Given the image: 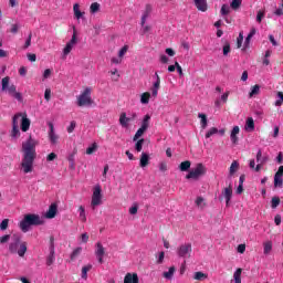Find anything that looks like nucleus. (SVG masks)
<instances>
[{
	"label": "nucleus",
	"mask_w": 283,
	"mask_h": 283,
	"mask_svg": "<svg viewBox=\"0 0 283 283\" xmlns=\"http://www.w3.org/2000/svg\"><path fill=\"white\" fill-rule=\"evenodd\" d=\"M36 145H39V140L33 138L32 135L22 143L21 151L23 154V158L21 167L23 174H32L34 169V160H36Z\"/></svg>",
	"instance_id": "obj_1"
},
{
	"label": "nucleus",
	"mask_w": 283,
	"mask_h": 283,
	"mask_svg": "<svg viewBox=\"0 0 283 283\" xmlns=\"http://www.w3.org/2000/svg\"><path fill=\"white\" fill-rule=\"evenodd\" d=\"M21 234H12L11 241L9 243V253L18 254L19 258H25V253H28V243L25 241H21Z\"/></svg>",
	"instance_id": "obj_2"
},
{
	"label": "nucleus",
	"mask_w": 283,
	"mask_h": 283,
	"mask_svg": "<svg viewBox=\"0 0 283 283\" xmlns=\"http://www.w3.org/2000/svg\"><path fill=\"white\" fill-rule=\"evenodd\" d=\"M41 224H43V220H41L39 214L28 213L24 214V218L20 221L19 227L22 233H28L31 227H39Z\"/></svg>",
	"instance_id": "obj_3"
},
{
	"label": "nucleus",
	"mask_w": 283,
	"mask_h": 283,
	"mask_svg": "<svg viewBox=\"0 0 283 283\" xmlns=\"http://www.w3.org/2000/svg\"><path fill=\"white\" fill-rule=\"evenodd\" d=\"M202 176H207V167L205 164L199 163L186 175V180H200Z\"/></svg>",
	"instance_id": "obj_4"
},
{
	"label": "nucleus",
	"mask_w": 283,
	"mask_h": 283,
	"mask_svg": "<svg viewBox=\"0 0 283 283\" xmlns=\"http://www.w3.org/2000/svg\"><path fill=\"white\" fill-rule=\"evenodd\" d=\"M21 118L20 128L22 132H28L30 129V118H28V115L24 113H17L12 117V127H19V119Z\"/></svg>",
	"instance_id": "obj_5"
},
{
	"label": "nucleus",
	"mask_w": 283,
	"mask_h": 283,
	"mask_svg": "<svg viewBox=\"0 0 283 283\" xmlns=\"http://www.w3.org/2000/svg\"><path fill=\"white\" fill-rule=\"evenodd\" d=\"M94 99H92V88L86 87L77 97L78 107H92Z\"/></svg>",
	"instance_id": "obj_6"
},
{
	"label": "nucleus",
	"mask_w": 283,
	"mask_h": 283,
	"mask_svg": "<svg viewBox=\"0 0 283 283\" xmlns=\"http://www.w3.org/2000/svg\"><path fill=\"white\" fill-rule=\"evenodd\" d=\"M101 186H96L94 188L91 201L92 207H98L99 205H103V195L101 193Z\"/></svg>",
	"instance_id": "obj_7"
},
{
	"label": "nucleus",
	"mask_w": 283,
	"mask_h": 283,
	"mask_svg": "<svg viewBox=\"0 0 283 283\" xmlns=\"http://www.w3.org/2000/svg\"><path fill=\"white\" fill-rule=\"evenodd\" d=\"M191 243H184L177 249V255L179 258H191Z\"/></svg>",
	"instance_id": "obj_8"
},
{
	"label": "nucleus",
	"mask_w": 283,
	"mask_h": 283,
	"mask_svg": "<svg viewBox=\"0 0 283 283\" xmlns=\"http://www.w3.org/2000/svg\"><path fill=\"white\" fill-rule=\"evenodd\" d=\"M49 255L46 256V266H52L55 260V252H54V237L50 238V247H49Z\"/></svg>",
	"instance_id": "obj_9"
},
{
	"label": "nucleus",
	"mask_w": 283,
	"mask_h": 283,
	"mask_svg": "<svg viewBox=\"0 0 283 283\" xmlns=\"http://www.w3.org/2000/svg\"><path fill=\"white\" fill-rule=\"evenodd\" d=\"M95 255L97 258V261L99 264H103V258H105V247H103V243L97 242L95 244Z\"/></svg>",
	"instance_id": "obj_10"
},
{
	"label": "nucleus",
	"mask_w": 283,
	"mask_h": 283,
	"mask_svg": "<svg viewBox=\"0 0 283 283\" xmlns=\"http://www.w3.org/2000/svg\"><path fill=\"white\" fill-rule=\"evenodd\" d=\"M8 93L10 94V96H12L13 98H15V101H19V103H23V95H21L20 92H17V86L14 84L10 85L7 88Z\"/></svg>",
	"instance_id": "obj_11"
},
{
	"label": "nucleus",
	"mask_w": 283,
	"mask_h": 283,
	"mask_svg": "<svg viewBox=\"0 0 283 283\" xmlns=\"http://www.w3.org/2000/svg\"><path fill=\"white\" fill-rule=\"evenodd\" d=\"M233 196V189L231 188V186H229L228 188H224L221 197H219V200H222V198H226V205L227 207H229V202H231V198Z\"/></svg>",
	"instance_id": "obj_12"
},
{
	"label": "nucleus",
	"mask_w": 283,
	"mask_h": 283,
	"mask_svg": "<svg viewBox=\"0 0 283 283\" xmlns=\"http://www.w3.org/2000/svg\"><path fill=\"white\" fill-rule=\"evenodd\" d=\"M155 83L153 84L151 87V97L156 98L158 96V90H160V75H158V72H155Z\"/></svg>",
	"instance_id": "obj_13"
},
{
	"label": "nucleus",
	"mask_w": 283,
	"mask_h": 283,
	"mask_svg": "<svg viewBox=\"0 0 283 283\" xmlns=\"http://www.w3.org/2000/svg\"><path fill=\"white\" fill-rule=\"evenodd\" d=\"M48 125L50 127V132H49L50 143L51 145H56V143H59V135L54 133V124H52V122H49Z\"/></svg>",
	"instance_id": "obj_14"
},
{
	"label": "nucleus",
	"mask_w": 283,
	"mask_h": 283,
	"mask_svg": "<svg viewBox=\"0 0 283 283\" xmlns=\"http://www.w3.org/2000/svg\"><path fill=\"white\" fill-rule=\"evenodd\" d=\"M193 1L197 10H199L200 12H207V10H209V4L207 3V0H193Z\"/></svg>",
	"instance_id": "obj_15"
},
{
	"label": "nucleus",
	"mask_w": 283,
	"mask_h": 283,
	"mask_svg": "<svg viewBox=\"0 0 283 283\" xmlns=\"http://www.w3.org/2000/svg\"><path fill=\"white\" fill-rule=\"evenodd\" d=\"M59 211V206H56V203H52L50 207H49V210L46 211V214L45 217L49 219V220H52V218H56V212Z\"/></svg>",
	"instance_id": "obj_16"
},
{
	"label": "nucleus",
	"mask_w": 283,
	"mask_h": 283,
	"mask_svg": "<svg viewBox=\"0 0 283 283\" xmlns=\"http://www.w3.org/2000/svg\"><path fill=\"white\" fill-rule=\"evenodd\" d=\"M149 160H151V158L149 157V154L142 153V156H140V159H139V167L145 169V167L149 166Z\"/></svg>",
	"instance_id": "obj_17"
},
{
	"label": "nucleus",
	"mask_w": 283,
	"mask_h": 283,
	"mask_svg": "<svg viewBox=\"0 0 283 283\" xmlns=\"http://www.w3.org/2000/svg\"><path fill=\"white\" fill-rule=\"evenodd\" d=\"M138 274L137 273H127L124 277V283H138Z\"/></svg>",
	"instance_id": "obj_18"
},
{
	"label": "nucleus",
	"mask_w": 283,
	"mask_h": 283,
	"mask_svg": "<svg viewBox=\"0 0 283 283\" xmlns=\"http://www.w3.org/2000/svg\"><path fill=\"white\" fill-rule=\"evenodd\" d=\"M129 120H132V118L127 117V113H122L119 116V125L122 127H129Z\"/></svg>",
	"instance_id": "obj_19"
},
{
	"label": "nucleus",
	"mask_w": 283,
	"mask_h": 283,
	"mask_svg": "<svg viewBox=\"0 0 283 283\" xmlns=\"http://www.w3.org/2000/svg\"><path fill=\"white\" fill-rule=\"evenodd\" d=\"M245 132H255V122L253 117H248L244 126Z\"/></svg>",
	"instance_id": "obj_20"
},
{
	"label": "nucleus",
	"mask_w": 283,
	"mask_h": 283,
	"mask_svg": "<svg viewBox=\"0 0 283 283\" xmlns=\"http://www.w3.org/2000/svg\"><path fill=\"white\" fill-rule=\"evenodd\" d=\"M238 134H240V127L234 126L232 128V132H231V135H230V138H231L233 145H238Z\"/></svg>",
	"instance_id": "obj_21"
},
{
	"label": "nucleus",
	"mask_w": 283,
	"mask_h": 283,
	"mask_svg": "<svg viewBox=\"0 0 283 283\" xmlns=\"http://www.w3.org/2000/svg\"><path fill=\"white\" fill-rule=\"evenodd\" d=\"M256 163L261 165H266L269 163V156H262V149H259L256 153Z\"/></svg>",
	"instance_id": "obj_22"
},
{
	"label": "nucleus",
	"mask_w": 283,
	"mask_h": 283,
	"mask_svg": "<svg viewBox=\"0 0 283 283\" xmlns=\"http://www.w3.org/2000/svg\"><path fill=\"white\" fill-rule=\"evenodd\" d=\"M10 136L13 140L21 138V130L19 129V127H17V126L12 127V129L10 132Z\"/></svg>",
	"instance_id": "obj_23"
},
{
	"label": "nucleus",
	"mask_w": 283,
	"mask_h": 283,
	"mask_svg": "<svg viewBox=\"0 0 283 283\" xmlns=\"http://www.w3.org/2000/svg\"><path fill=\"white\" fill-rule=\"evenodd\" d=\"M273 251V242L266 241L263 243V253L264 255H269Z\"/></svg>",
	"instance_id": "obj_24"
},
{
	"label": "nucleus",
	"mask_w": 283,
	"mask_h": 283,
	"mask_svg": "<svg viewBox=\"0 0 283 283\" xmlns=\"http://www.w3.org/2000/svg\"><path fill=\"white\" fill-rule=\"evenodd\" d=\"M174 273H176V266H170L168 272H164L163 273V276L166 280H174Z\"/></svg>",
	"instance_id": "obj_25"
},
{
	"label": "nucleus",
	"mask_w": 283,
	"mask_h": 283,
	"mask_svg": "<svg viewBox=\"0 0 283 283\" xmlns=\"http://www.w3.org/2000/svg\"><path fill=\"white\" fill-rule=\"evenodd\" d=\"M149 120H151V116L149 114L145 115L140 128L147 132L149 129Z\"/></svg>",
	"instance_id": "obj_26"
},
{
	"label": "nucleus",
	"mask_w": 283,
	"mask_h": 283,
	"mask_svg": "<svg viewBox=\"0 0 283 283\" xmlns=\"http://www.w3.org/2000/svg\"><path fill=\"white\" fill-rule=\"evenodd\" d=\"M238 169H240V164L237 160L232 161V164L230 166V170H229V178H231L233 176V174H235V171H238Z\"/></svg>",
	"instance_id": "obj_27"
},
{
	"label": "nucleus",
	"mask_w": 283,
	"mask_h": 283,
	"mask_svg": "<svg viewBox=\"0 0 283 283\" xmlns=\"http://www.w3.org/2000/svg\"><path fill=\"white\" fill-rule=\"evenodd\" d=\"M73 12H74L75 19H83V14H85V12H81L78 3H75L73 6Z\"/></svg>",
	"instance_id": "obj_28"
},
{
	"label": "nucleus",
	"mask_w": 283,
	"mask_h": 283,
	"mask_svg": "<svg viewBox=\"0 0 283 283\" xmlns=\"http://www.w3.org/2000/svg\"><path fill=\"white\" fill-rule=\"evenodd\" d=\"M149 98H151V93H149V92L143 93L142 96H140V103L143 105H148L149 104Z\"/></svg>",
	"instance_id": "obj_29"
},
{
	"label": "nucleus",
	"mask_w": 283,
	"mask_h": 283,
	"mask_svg": "<svg viewBox=\"0 0 283 283\" xmlns=\"http://www.w3.org/2000/svg\"><path fill=\"white\" fill-rule=\"evenodd\" d=\"M207 277L208 275L205 272H196L193 275V280H197L198 282H205Z\"/></svg>",
	"instance_id": "obj_30"
},
{
	"label": "nucleus",
	"mask_w": 283,
	"mask_h": 283,
	"mask_svg": "<svg viewBox=\"0 0 283 283\" xmlns=\"http://www.w3.org/2000/svg\"><path fill=\"white\" fill-rule=\"evenodd\" d=\"M233 277L235 283H242V269H237V271L233 274Z\"/></svg>",
	"instance_id": "obj_31"
},
{
	"label": "nucleus",
	"mask_w": 283,
	"mask_h": 283,
	"mask_svg": "<svg viewBox=\"0 0 283 283\" xmlns=\"http://www.w3.org/2000/svg\"><path fill=\"white\" fill-rule=\"evenodd\" d=\"M179 169H180V171H187L188 169H191V161H189V160L182 161L179 165Z\"/></svg>",
	"instance_id": "obj_32"
},
{
	"label": "nucleus",
	"mask_w": 283,
	"mask_h": 283,
	"mask_svg": "<svg viewBox=\"0 0 283 283\" xmlns=\"http://www.w3.org/2000/svg\"><path fill=\"white\" fill-rule=\"evenodd\" d=\"M259 94H260V85L255 84L254 86H252L249 97L253 98V96H258Z\"/></svg>",
	"instance_id": "obj_33"
},
{
	"label": "nucleus",
	"mask_w": 283,
	"mask_h": 283,
	"mask_svg": "<svg viewBox=\"0 0 283 283\" xmlns=\"http://www.w3.org/2000/svg\"><path fill=\"white\" fill-rule=\"evenodd\" d=\"M73 48H74V45L70 44L67 42L65 48L63 49V56H62V59H66L67 54H70V52H72Z\"/></svg>",
	"instance_id": "obj_34"
},
{
	"label": "nucleus",
	"mask_w": 283,
	"mask_h": 283,
	"mask_svg": "<svg viewBox=\"0 0 283 283\" xmlns=\"http://www.w3.org/2000/svg\"><path fill=\"white\" fill-rule=\"evenodd\" d=\"M78 212L81 222H87V217L85 216V207L80 206Z\"/></svg>",
	"instance_id": "obj_35"
},
{
	"label": "nucleus",
	"mask_w": 283,
	"mask_h": 283,
	"mask_svg": "<svg viewBox=\"0 0 283 283\" xmlns=\"http://www.w3.org/2000/svg\"><path fill=\"white\" fill-rule=\"evenodd\" d=\"M198 117L201 118V128L207 129V125H208L207 115L199 113Z\"/></svg>",
	"instance_id": "obj_36"
},
{
	"label": "nucleus",
	"mask_w": 283,
	"mask_h": 283,
	"mask_svg": "<svg viewBox=\"0 0 283 283\" xmlns=\"http://www.w3.org/2000/svg\"><path fill=\"white\" fill-rule=\"evenodd\" d=\"M143 145H145V138L137 139L135 144V150L138 153L143 151Z\"/></svg>",
	"instance_id": "obj_37"
},
{
	"label": "nucleus",
	"mask_w": 283,
	"mask_h": 283,
	"mask_svg": "<svg viewBox=\"0 0 283 283\" xmlns=\"http://www.w3.org/2000/svg\"><path fill=\"white\" fill-rule=\"evenodd\" d=\"M69 43L73 46H75L76 43H78V39L76 38V27H73V35H72L71 40L69 41Z\"/></svg>",
	"instance_id": "obj_38"
},
{
	"label": "nucleus",
	"mask_w": 283,
	"mask_h": 283,
	"mask_svg": "<svg viewBox=\"0 0 283 283\" xmlns=\"http://www.w3.org/2000/svg\"><path fill=\"white\" fill-rule=\"evenodd\" d=\"M92 271V264L82 268V279L87 280V272Z\"/></svg>",
	"instance_id": "obj_39"
},
{
	"label": "nucleus",
	"mask_w": 283,
	"mask_h": 283,
	"mask_svg": "<svg viewBox=\"0 0 283 283\" xmlns=\"http://www.w3.org/2000/svg\"><path fill=\"white\" fill-rule=\"evenodd\" d=\"M195 203H196L197 207H199L200 209H205V207H207V203H205V198H202V197H197Z\"/></svg>",
	"instance_id": "obj_40"
},
{
	"label": "nucleus",
	"mask_w": 283,
	"mask_h": 283,
	"mask_svg": "<svg viewBox=\"0 0 283 283\" xmlns=\"http://www.w3.org/2000/svg\"><path fill=\"white\" fill-rule=\"evenodd\" d=\"M81 251H83V248L78 247L71 253V260L74 261L78 255H81Z\"/></svg>",
	"instance_id": "obj_41"
},
{
	"label": "nucleus",
	"mask_w": 283,
	"mask_h": 283,
	"mask_svg": "<svg viewBox=\"0 0 283 283\" xmlns=\"http://www.w3.org/2000/svg\"><path fill=\"white\" fill-rule=\"evenodd\" d=\"M230 52H231V43H229V41H226L223 45V56H229Z\"/></svg>",
	"instance_id": "obj_42"
},
{
	"label": "nucleus",
	"mask_w": 283,
	"mask_h": 283,
	"mask_svg": "<svg viewBox=\"0 0 283 283\" xmlns=\"http://www.w3.org/2000/svg\"><path fill=\"white\" fill-rule=\"evenodd\" d=\"M96 149H98V144L93 143L92 146L86 149V154L88 156H92V154H94V151H96Z\"/></svg>",
	"instance_id": "obj_43"
},
{
	"label": "nucleus",
	"mask_w": 283,
	"mask_h": 283,
	"mask_svg": "<svg viewBox=\"0 0 283 283\" xmlns=\"http://www.w3.org/2000/svg\"><path fill=\"white\" fill-rule=\"evenodd\" d=\"M101 10V4H98V2H93L91 4V13L92 14H96V12H98Z\"/></svg>",
	"instance_id": "obj_44"
},
{
	"label": "nucleus",
	"mask_w": 283,
	"mask_h": 283,
	"mask_svg": "<svg viewBox=\"0 0 283 283\" xmlns=\"http://www.w3.org/2000/svg\"><path fill=\"white\" fill-rule=\"evenodd\" d=\"M243 41H244V33L241 31L239 33V36L237 38V48L238 49L242 48Z\"/></svg>",
	"instance_id": "obj_45"
},
{
	"label": "nucleus",
	"mask_w": 283,
	"mask_h": 283,
	"mask_svg": "<svg viewBox=\"0 0 283 283\" xmlns=\"http://www.w3.org/2000/svg\"><path fill=\"white\" fill-rule=\"evenodd\" d=\"M277 97L279 99L275 101V107H282L283 105V93L282 92H277Z\"/></svg>",
	"instance_id": "obj_46"
},
{
	"label": "nucleus",
	"mask_w": 283,
	"mask_h": 283,
	"mask_svg": "<svg viewBox=\"0 0 283 283\" xmlns=\"http://www.w3.org/2000/svg\"><path fill=\"white\" fill-rule=\"evenodd\" d=\"M280 207V197H273L271 200V208L277 209Z\"/></svg>",
	"instance_id": "obj_47"
},
{
	"label": "nucleus",
	"mask_w": 283,
	"mask_h": 283,
	"mask_svg": "<svg viewBox=\"0 0 283 283\" xmlns=\"http://www.w3.org/2000/svg\"><path fill=\"white\" fill-rule=\"evenodd\" d=\"M67 160L70 163V169L74 171V169H76V163L74 161V154L70 155L67 157Z\"/></svg>",
	"instance_id": "obj_48"
},
{
	"label": "nucleus",
	"mask_w": 283,
	"mask_h": 283,
	"mask_svg": "<svg viewBox=\"0 0 283 283\" xmlns=\"http://www.w3.org/2000/svg\"><path fill=\"white\" fill-rule=\"evenodd\" d=\"M145 132L147 130H145L144 128H139L133 137L134 143H136V140H138V138H140V136L145 134Z\"/></svg>",
	"instance_id": "obj_49"
},
{
	"label": "nucleus",
	"mask_w": 283,
	"mask_h": 283,
	"mask_svg": "<svg viewBox=\"0 0 283 283\" xmlns=\"http://www.w3.org/2000/svg\"><path fill=\"white\" fill-rule=\"evenodd\" d=\"M229 12H231V8L229 7V4H222V7H221L222 17H227V14H229Z\"/></svg>",
	"instance_id": "obj_50"
},
{
	"label": "nucleus",
	"mask_w": 283,
	"mask_h": 283,
	"mask_svg": "<svg viewBox=\"0 0 283 283\" xmlns=\"http://www.w3.org/2000/svg\"><path fill=\"white\" fill-rule=\"evenodd\" d=\"M216 134H218V128L217 127H211L207 134H206V138H211V136H216Z\"/></svg>",
	"instance_id": "obj_51"
},
{
	"label": "nucleus",
	"mask_w": 283,
	"mask_h": 283,
	"mask_svg": "<svg viewBox=\"0 0 283 283\" xmlns=\"http://www.w3.org/2000/svg\"><path fill=\"white\" fill-rule=\"evenodd\" d=\"M240 6H242V0H233L230 4V8H232V10H238Z\"/></svg>",
	"instance_id": "obj_52"
},
{
	"label": "nucleus",
	"mask_w": 283,
	"mask_h": 283,
	"mask_svg": "<svg viewBox=\"0 0 283 283\" xmlns=\"http://www.w3.org/2000/svg\"><path fill=\"white\" fill-rule=\"evenodd\" d=\"M10 87V77L7 76V77H3L2 78V90L6 91Z\"/></svg>",
	"instance_id": "obj_53"
},
{
	"label": "nucleus",
	"mask_w": 283,
	"mask_h": 283,
	"mask_svg": "<svg viewBox=\"0 0 283 283\" xmlns=\"http://www.w3.org/2000/svg\"><path fill=\"white\" fill-rule=\"evenodd\" d=\"M30 45H32V33H29V36H28L24 45L22 46V50H28V48H30Z\"/></svg>",
	"instance_id": "obj_54"
},
{
	"label": "nucleus",
	"mask_w": 283,
	"mask_h": 283,
	"mask_svg": "<svg viewBox=\"0 0 283 283\" xmlns=\"http://www.w3.org/2000/svg\"><path fill=\"white\" fill-rule=\"evenodd\" d=\"M8 224H10V220L9 219L2 220V222L0 223V230L1 231H6V229H8Z\"/></svg>",
	"instance_id": "obj_55"
},
{
	"label": "nucleus",
	"mask_w": 283,
	"mask_h": 283,
	"mask_svg": "<svg viewBox=\"0 0 283 283\" xmlns=\"http://www.w3.org/2000/svg\"><path fill=\"white\" fill-rule=\"evenodd\" d=\"M283 185V179L282 177H274V187H280L282 188Z\"/></svg>",
	"instance_id": "obj_56"
},
{
	"label": "nucleus",
	"mask_w": 283,
	"mask_h": 283,
	"mask_svg": "<svg viewBox=\"0 0 283 283\" xmlns=\"http://www.w3.org/2000/svg\"><path fill=\"white\" fill-rule=\"evenodd\" d=\"M127 50H129V46L124 45L119 52H118V56L122 59V56H125V54H127Z\"/></svg>",
	"instance_id": "obj_57"
},
{
	"label": "nucleus",
	"mask_w": 283,
	"mask_h": 283,
	"mask_svg": "<svg viewBox=\"0 0 283 283\" xmlns=\"http://www.w3.org/2000/svg\"><path fill=\"white\" fill-rule=\"evenodd\" d=\"M251 39L249 35L245 38L244 44H243V49L242 50H249V48L251 46Z\"/></svg>",
	"instance_id": "obj_58"
},
{
	"label": "nucleus",
	"mask_w": 283,
	"mask_h": 283,
	"mask_svg": "<svg viewBox=\"0 0 283 283\" xmlns=\"http://www.w3.org/2000/svg\"><path fill=\"white\" fill-rule=\"evenodd\" d=\"M19 28H21V25H19L18 23L12 24L10 30L11 34H17L19 32Z\"/></svg>",
	"instance_id": "obj_59"
},
{
	"label": "nucleus",
	"mask_w": 283,
	"mask_h": 283,
	"mask_svg": "<svg viewBox=\"0 0 283 283\" xmlns=\"http://www.w3.org/2000/svg\"><path fill=\"white\" fill-rule=\"evenodd\" d=\"M129 213L130 216H136V213H138V205H134L133 207H130Z\"/></svg>",
	"instance_id": "obj_60"
},
{
	"label": "nucleus",
	"mask_w": 283,
	"mask_h": 283,
	"mask_svg": "<svg viewBox=\"0 0 283 283\" xmlns=\"http://www.w3.org/2000/svg\"><path fill=\"white\" fill-rule=\"evenodd\" d=\"M76 129V123L74 120L71 122L70 126L67 127V133L72 134Z\"/></svg>",
	"instance_id": "obj_61"
},
{
	"label": "nucleus",
	"mask_w": 283,
	"mask_h": 283,
	"mask_svg": "<svg viewBox=\"0 0 283 283\" xmlns=\"http://www.w3.org/2000/svg\"><path fill=\"white\" fill-rule=\"evenodd\" d=\"M44 98L45 101H50V98H52V91L50 88H46L44 92Z\"/></svg>",
	"instance_id": "obj_62"
},
{
	"label": "nucleus",
	"mask_w": 283,
	"mask_h": 283,
	"mask_svg": "<svg viewBox=\"0 0 283 283\" xmlns=\"http://www.w3.org/2000/svg\"><path fill=\"white\" fill-rule=\"evenodd\" d=\"M27 59L31 61V63H34L36 61V54L34 53H28Z\"/></svg>",
	"instance_id": "obj_63"
},
{
	"label": "nucleus",
	"mask_w": 283,
	"mask_h": 283,
	"mask_svg": "<svg viewBox=\"0 0 283 283\" xmlns=\"http://www.w3.org/2000/svg\"><path fill=\"white\" fill-rule=\"evenodd\" d=\"M274 177L283 178V166L279 167V170L275 172Z\"/></svg>",
	"instance_id": "obj_64"
}]
</instances>
